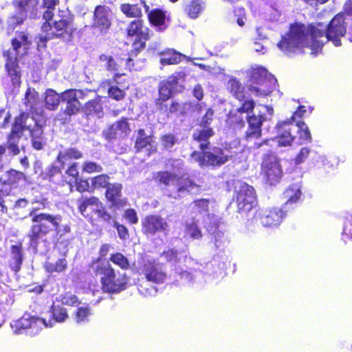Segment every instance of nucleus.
I'll list each match as a JSON object with an SVG mask.
<instances>
[{"instance_id": "nucleus-1", "label": "nucleus", "mask_w": 352, "mask_h": 352, "mask_svg": "<svg viewBox=\"0 0 352 352\" xmlns=\"http://www.w3.org/2000/svg\"><path fill=\"white\" fill-rule=\"evenodd\" d=\"M346 32V24L342 14H337L327 28L322 23L304 25L295 23L289 32L282 36L277 44L278 49L287 56L299 53L304 47H310L311 53L317 54L327 41H332L335 46L341 45L340 38Z\"/></svg>"}, {"instance_id": "nucleus-2", "label": "nucleus", "mask_w": 352, "mask_h": 352, "mask_svg": "<svg viewBox=\"0 0 352 352\" xmlns=\"http://www.w3.org/2000/svg\"><path fill=\"white\" fill-rule=\"evenodd\" d=\"M302 196L301 184L297 182L290 185L284 192V197L287 201L281 208H272L269 209H258L254 214V220L259 222L264 227H276L278 226L286 212L293 205L298 203Z\"/></svg>"}, {"instance_id": "nucleus-3", "label": "nucleus", "mask_w": 352, "mask_h": 352, "mask_svg": "<svg viewBox=\"0 0 352 352\" xmlns=\"http://www.w3.org/2000/svg\"><path fill=\"white\" fill-rule=\"evenodd\" d=\"M30 43L28 35L20 32L12 39V47L3 52L6 69L14 87H19L21 84V71L18 65L19 59L27 54Z\"/></svg>"}, {"instance_id": "nucleus-4", "label": "nucleus", "mask_w": 352, "mask_h": 352, "mask_svg": "<svg viewBox=\"0 0 352 352\" xmlns=\"http://www.w3.org/2000/svg\"><path fill=\"white\" fill-rule=\"evenodd\" d=\"M32 221L34 224L31 227L28 234L30 238V247L34 253L37 252V245L41 237L46 235L51 231L60 232L59 225L62 221L60 215H52L47 213H37L36 210L30 212Z\"/></svg>"}, {"instance_id": "nucleus-5", "label": "nucleus", "mask_w": 352, "mask_h": 352, "mask_svg": "<svg viewBox=\"0 0 352 352\" xmlns=\"http://www.w3.org/2000/svg\"><path fill=\"white\" fill-rule=\"evenodd\" d=\"M93 270L100 276L102 289L109 294H118L127 288L129 277L125 273L116 271L109 262L97 261Z\"/></svg>"}, {"instance_id": "nucleus-6", "label": "nucleus", "mask_w": 352, "mask_h": 352, "mask_svg": "<svg viewBox=\"0 0 352 352\" xmlns=\"http://www.w3.org/2000/svg\"><path fill=\"white\" fill-rule=\"evenodd\" d=\"M248 89L253 96L266 97L277 87V80L261 66L252 67L250 70Z\"/></svg>"}, {"instance_id": "nucleus-7", "label": "nucleus", "mask_w": 352, "mask_h": 352, "mask_svg": "<svg viewBox=\"0 0 352 352\" xmlns=\"http://www.w3.org/2000/svg\"><path fill=\"white\" fill-rule=\"evenodd\" d=\"M53 326L54 322L52 320L31 316L30 314H25L20 319L14 321L11 324L14 334L19 335L25 333L30 336L38 335L43 328Z\"/></svg>"}, {"instance_id": "nucleus-8", "label": "nucleus", "mask_w": 352, "mask_h": 352, "mask_svg": "<svg viewBox=\"0 0 352 352\" xmlns=\"http://www.w3.org/2000/svg\"><path fill=\"white\" fill-rule=\"evenodd\" d=\"M155 178L156 181L166 186H173L175 192L170 194L169 196L175 199L188 192H194L198 188L197 184L190 179H180L176 173L169 171L158 172Z\"/></svg>"}, {"instance_id": "nucleus-9", "label": "nucleus", "mask_w": 352, "mask_h": 352, "mask_svg": "<svg viewBox=\"0 0 352 352\" xmlns=\"http://www.w3.org/2000/svg\"><path fill=\"white\" fill-rule=\"evenodd\" d=\"M63 14L56 16L53 25L46 21L42 25V31L45 34L41 35V41L45 42L54 37H60L64 34L71 35L73 31L72 18L67 12H62Z\"/></svg>"}, {"instance_id": "nucleus-10", "label": "nucleus", "mask_w": 352, "mask_h": 352, "mask_svg": "<svg viewBox=\"0 0 352 352\" xmlns=\"http://www.w3.org/2000/svg\"><path fill=\"white\" fill-rule=\"evenodd\" d=\"M254 108V102L252 100H244L242 105L239 107L236 111L237 113L248 114L250 111ZM248 123V129L245 131V138L248 142L254 141L261 138L262 134L261 126L264 121L266 120V117L263 114L258 116L252 115L245 116Z\"/></svg>"}, {"instance_id": "nucleus-11", "label": "nucleus", "mask_w": 352, "mask_h": 352, "mask_svg": "<svg viewBox=\"0 0 352 352\" xmlns=\"http://www.w3.org/2000/svg\"><path fill=\"white\" fill-rule=\"evenodd\" d=\"M12 4L16 10V14L10 19L12 25L22 24L28 19L39 18V0H12Z\"/></svg>"}, {"instance_id": "nucleus-12", "label": "nucleus", "mask_w": 352, "mask_h": 352, "mask_svg": "<svg viewBox=\"0 0 352 352\" xmlns=\"http://www.w3.org/2000/svg\"><path fill=\"white\" fill-rule=\"evenodd\" d=\"M235 200L239 212L247 213L257 204L254 188L239 181L235 185Z\"/></svg>"}, {"instance_id": "nucleus-13", "label": "nucleus", "mask_w": 352, "mask_h": 352, "mask_svg": "<svg viewBox=\"0 0 352 352\" xmlns=\"http://www.w3.org/2000/svg\"><path fill=\"white\" fill-rule=\"evenodd\" d=\"M230 157V155L218 148H214L212 151H205L203 153L194 151L191 155L192 160L199 162L200 166H219L225 164Z\"/></svg>"}, {"instance_id": "nucleus-14", "label": "nucleus", "mask_w": 352, "mask_h": 352, "mask_svg": "<svg viewBox=\"0 0 352 352\" xmlns=\"http://www.w3.org/2000/svg\"><path fill=\"white\" fill-rule=\"evenodd\" d=\"M262 173L265 181L270 185L278 183L282 175V169L277 157L274 154H267L262 162Z\"/></svg>"}, {"instance_id": "nucleus-15", "label": "nucleus", "mask_w": 352, "mask_h": 352, "mask_svg": "<svg viewBox=\"0 0 352 352\" xmlns=\"http://www.w3.org/2000/svg\"><path fill=\"white\" fill-rule=\"evenodd\" d=\"M295 128L293 123L288 120L279 123L277 125V136L275 139L264 140L261 142H255L254 148H258L263 145H268L270 142H276L278 146H290L294 140L292 131Z\"/></svg>"}, {"instance_id": "nucleus-16", "label": "nucleus", "mask_w": 352, "mask_h": 352, "mask_svg": "<svg viewBox=\"0 0 352 352\" xmlns=\"http://www.w3.org/2000/svg\"><path fill=\"white\" fill-rule=\"evenodd\" d=\"M183 78L184 76L181 73H175L166 80L162 81L159 86L160 98L166 101L173 94L182 91L183 89Z\"/></svg>"}, {"instance_id": "nucleus-17", "label": "nucleus", "mask_w": 352, "mask_h": 352, "mask_svg": "<svg viewBox=\"0 0 352 352\" xmlns=\"http://www.w3.org/2000/svg\"><path fill=\"white\" fill-rule=\"evenodd\" d=\"M129 36H135L133 48L135 51H141L145 47V41L149 38L148 28L143 25L142 20L136 19L131 21L127 28Z\"/></svg>"}, {"instance_id": "nucleus-18", "label": "nucleus", "mask_w": 352, "mask_h": 352, "mask_svg": "<svg viewBox=\"0 0 352 352\" xmlns=\"http://www.w3.org/2000/svg\"><path fill=\"white\" fill-rule=\"evenodd\" d=\"M141 273L148 281L157 284L163 283L166 279V273L163 265L155 261H144Z\"/></svg>"}, {"instance_id": "nucleus-19", "label": "nucleus", "mask_w": 352, "mask_h": 352, "mask_svg": "<svg viewBox=\"0 0 352 352\" xmlns=\"http://www.w3.org/2000/svg\"><path fill=\"white\" fill-rule=\"evenodd\" d=\"M15 120H20L21 121V135H23L25 131H28L32 138H44L43 130L41 125L34 117H30L28 113H22Z\"/></svg>"}, {"instance_id": "nucleus-20", "label": "nucleus", "mask_w": 352, "mask_h": 352, "mask_svg": "<svg viewBox=\"0 0 352 352\" xmlns=\"http://www.w3.org/2000/svg\"><path fill=\"white\" fill-rule=\"evenodd\" d=\"M206 221V228L214 239V243L217 248H221L226 239L224 232L219 227V218L215 215L208 214Z\"/></svg>"}, {"instance_id": "nucleus-21", "label": "nucleus", "mask_w": 352, "mask_h": 352, "mask_svg": "<svg viewBox=\"0 0 352 352\" xmlns=\"http://www.w3.org/2000/svg\"><path fill=\"white\" fill-rule=\"evenodd\" d=\"M142 226L144 232L153 234L157 232H166L168 225L162 217L158 215H150L144 219Z\"/></svg>"}, {"instance_id": "nucleus-22", "label": "nucleus", "mask_w": 352, "mask_h": 352, "mask_svg": "<svg viewBox=\"0 0 352 352\" xmlns=\"http://www.w3.org/2000/svg\"><path fill=\"white\" fill-rule=\"evenodd\" d=\"M135 148L138 152L145 150L148 155L155 153L156 151V146L153 135L147 134L144 129H139L138 131Z\"/></svg>"}, {"instance_id": "nucleus-23", "label": "nucleus", "mask_w": 352, "mask_h": 352, "mask_svg": "<svg viewBox=\"0 0 352 352\" xmlns=\"http://www.w3.org/2000/svg\"><path fill=\"white\" fill-rule=\"evenodd\" d=\"M21 136V121L15 120L7 142L9 155L14 156L20 153L18 144Z\"/></svg>"}, {"instance_id": "nucleus-24", "label": "nucleus", "mask_w": 352, "mask_h": 352, "mask_svg": "<svg viewBox=\"0 0 352 352\" xmlns=\"http://www.w3.org/2000/svg\"><path fill=\"white\" fill-rule=\"evenodd\" d=\"M130 131L127 119L122 118L113 124L106 131H104V135L106 139L111 140L117 137H125L129 134Z\"/></svg>"}, {"instance_id": "nucleus-25", "label": "nucleus", "mask_w": 352, "mask_h": 352, "mask_svg": "<svg viewBox=\"0 0 352 352\" xmlns=\"http://www.w3.org/2000/svg\"><path fill=\"white\" fill-rule=\"evenodd\" d=\"M122 186L119 183L110 184L106 190V197L116 208L124 207L126 200L122 198Z\"/></svg>"}, {"instance_id": "nucleus-26", "label": "nucleus", "mask_w": 352, "mask_h": 352, "mask_svg": "<svg viewBox=\"0 0 352 352\" xmlns=\"http://www.w3.org/2000/svg\"><path fill=\"white\" fill-rule=\"evenodd\" d=\"M23 104L27 107V110L36 115L43 112L42 104L39 100L38 94L34 89L28 88L25 92L23 99Z\"/></svg>"}, {"instance_id": "nucleus-27", "label": "nucleus", "mask_w": 352, "mask_h": 352, "mask_svg": "<svg viewBox=\"0 0 352 352\" xmlns=\"http://www.w3.org/2000/svg\"><path fill=\"white\" fill-rule=\"evenodd\" d=\"M110 10L106 6H99L94 12V25L101 30H107L110 26Z\"/></svg>"}, {"instance_id": "nucleus-28", "label": "nucleus", "mask_w": 352, "mask_h": 352, "mask_svg": "<svg viewBox=\"0 0 352 352\" xmlns=\"http://www.w3.org/2000/svg\"><path fill=\"white\" fill-rule=\"evenodd\" d=\"M23 261V252L22 245H13L10 248V267L11 269L17 272L21 270V267Z\"/></svg>"}, {"instance_id": "nucleus-29", "label": "nucleus", "mask_w": 352, "mask_h": 352, "mask_svg": "<svg viewBox=\"0 0 352 352\" xmlns=\"http://www.w3.org/2000/svg\"><path fill=\"white\" fill-rule=\"evenodd\" d=\"M65 164L57 157L56 160L50 166H48L43 172L40 173V177L43 179H48L55 182V177L61 175L62 170L64 168Z\"/></svg>"}, {"instance_id": "nucleus-30", "label": "nucleus", "mask_w": 352, "mask_h": 352, "mask_svg": "<svg viewBox=\"0 0 352 352\" xmlns=\"http://www.w3.org/2000/svg\"><path fill=\"white\" fill-rule=\"evenodd\" d=\"M184 236L189 237L193 240H198L202 237V232L198 225V220L195 217L186 221Z\"/></svg>"}, {"instance_id": "nucleus-31", "label": "nucleus", "mask_w": 352, "mask_h": 352, "mask_svg": "<svg viewBox=\"0 0 352 352\" xmlns=\"http://www.w3.org/2000/svg\"><path fill=\"white\" fill-rule=\"evenodd\" d=\"M202 129H197L193 133V139L200 142L199 147L202 151L208 148L209 142L208 140L213 135L214 133L211 128L202 127Z\"/></svg>"}, {"instance_id": "nucleus-32", "label": "nucleus", "mask_w": 352, "mask_h": 352, "mask_svg": "<svg viewBox=\"0 0 352 352\" xmlns=\"http://www.w3.org/2000/svg\"><path fill=\"white\" fill-rule=\"evenodd\" d=\"M90 90L68 89L62 93L61 100L66 103H71L73 101H79V99L85 98Z\"/></svg>"}, {"instance_id": "nucleus-33", "label": "nucleus", "mask_w": 352, "mask_h": 352, "mask_svg": "<svg viewBox=\"0 0 352 352\" xmlns=\"http://www.w3.org/2000/svg\"><path fill=\"white\" fill-rule=\"evenodd\" d=\"M140 51H135L134 48L130 52V53L125 56V57L118 58V63L121 65L119 66L120 73H124L125 70H131L134 69L135 70H138L140 68L138 67H135L134 59Z\"/></svg>"}, {"instance_id": "nucleus-34", "label": "nucleus", "mask_w": 352, "mask_h": 352, "mask_svg": "<svg viewBox=\"0 0 352 352\" xmlns=\"http://www.w3.org/2000/svg\"><path fill=\"white\" fill-rule=\"evenodd\" d=\"M100 60L105 63L104 66L108 71L114 73L115 80L118 77L124 74V73H120V72L119 66H121V65L118 63V58H114L111 56L102 54L100 56Z\"/></svg>"}, {"instance_id": "nucleus-35", "label": "nucleus", "mask_w": 352, "mask_h": 352, "mask_svg": "<svg viewBox=\"0 0 352 352\" xmlns=\"http://www.w3.org/2000/svg\"><path fill=\"white\" fill-rule=\"evenodd\" d=\"M84 111L87 116H92L98 118L103 116L102 106L99 98L89 100L84 107Z\"/></svg>"}, {"instance_id": "nucleus-36", "label": "nucleus", "mask_w": 352, "mask_h": 352, "mask_svg": "<svg viewBox=\"0 0 352 352\" xmlns=\"http://www.w3.org/2000/svg\"><path fill=\"white\" fill-rule=\"evenodd\" d=\"M205 8L203 0H192L186 7V12L191 19H196Z\"/></svg>"}, {"instance_id": "nucleus-37", "label": "nucleus", "mask_w": 352, "mask_h": 352, "mask_svg": "<svg viewBox=\"0 0 352 352\" xmlns=\"http://www.w3.org/2000/svg\"><path fill=\"white\" fill-rule=\"evenodd\" d=\"M45 107L49 110H55L60 102L61 96H59L54 89H48L45 93Z\"/></svg>"}, {"instance_id": "nucleus-38", "label": "nucleus", "mask_w": 352, "mask_h": 352, "mask_svg": "<svg viewBox=\"0 0 352 352\" xmlns=\"http://www.w3.org/2000/svg\"><path fill=\"white\" fill-rule=\"evenodd\" d=\"M58 0H43V5L39 7V12H41L43 19L45 21H50L54 16V10Z\"/></svg>"}, {"instance_id": "nucleus-39", "label": "nucleus", "mask_w": 352, "mask_h": 352, "mask_svg": "<svg viewBox=\"0 0 352 352\" xmlns=\"http://www.w3.org/2000/svg\"><path fill=\"white\" fill-rule=\"evenodd\" d=\"M162 57L160 62L163 65L178 64L181 61L182 57H185V56L177 52L174 50H168L167 52L162 54Z\"/></svg>"}, {"instance_id": "nucleus-40", "label": "nucleus", "mask_w": 352, "mask_h": 352, "mask_svg": "<svg viewBox=\"0 0 352 352\" xmlns=\"http://www.w3.org/2000/svg\"><path fill=\"white\" fill-rule=\"evenodd\" d=\"M78 210L82 215L84 217L88 216L87 213V208L88 207H91L93 208H96V207L99 205V199L96 197H92L89 198H83L82 197L80 199L78 200Z\"/></svg>"}, {"instance_id": "nucleus-41", "label": "nucleus", "mask_w": 352, "mask_h": 352, "mask_svg": "<svg viewBox=\"0 0 352 352\" xmlns=\"http://www.w3.org/2000/svg\"><path fill=\"white\" fill-rule=\"evenodd\" d=\"M228 88L233 96L239 101L244 100V87L235 78H231L228 81Z\"/></svg>"}, {"instance_id": "nucleus-42", "label": "nucleus", "mask_w": 352, "mask_h": 352, "mask_svg": "<svg viewBox=\"0 0 352 352\" xmlns=\"http://www.w3.org/2000/svg\"><path fill=\"white\" fill-rule=\"evenodd\" d=\"M50 318L48 320H52L54 324L56 322H62L68 318V314L65 308L60 306H52Z\"/></svg>"}, {"instance_id": "nucleus-43", "label": "nucleus", "mask_w": 352, "mask_h": 352, "mask_svg": "<svg viewBox=\"0 0 352 352\" xmlns=\"http://www.w3.org/2000/svg\"><path fill=\"white\" fill-rule=\"evenodd\" d=\"M120 10L129 17H140L142 15V8L138 4H122Z\"/></svg>"}, {"instance_id": "nucleus-44", "label": "nucleus", "mask_w": 352, "mask_h": 352, "mask_svg": "<svg viewBox=\"0 0 352 352\" xmlns=\"http://www.w3.org/2000/svg\"><path fill=\"white\" fill-rule=\"evenodd\" d=\"M148 17L151 24L161 27L165 21V14L160 10H153L148 12Z\"/></svg>"}, {"instance_id": "nucleus-45", "label": "nucleus", "mask_w": 352, "mask_h": 352, "mask_svg": "<svg viewBox=\"0 0 352 352\" xmlns=\"http://www.w3.org/2000/svg\"><path fill=\"white\" fill-rule=\"evenodd\" d=\"M67 265V261L65 258H59L55 263H46L45 268L48 272H62Z\"/></svg>"}, {"instance_id": "nucleus-46", "label": "nucleus", "mask_w": 352, "mask_h": 352, "mask_svg": "<svg viewBox=\"0 0 352 352\" xmlns=\"http://www.w3.org/2000/svg\"><path fill=\"white\" fill-rule=\"evenodd\" d=\"M58 157L65 165L67 160L69 159H79L82 157V153L76 148H71L60 152Z\"/></svg>"}, {"instance_id": "nucleus-47", "label": "nucleus", "mask_w": 352, "mask_h": 352, "mask_svg": "<svg viewBox=\"0 0 352 352\" xmlns=\"http://www.w3.org/2000/svg\"><path fill=\"white\" fill-rule=\"evenodd\" d=\"M110 261L122 270H126L130 267L129 259L120 252L111 254Z\"/></svg>"}, {"instance_id": "nucleus-48", "label": "nucleus", "mask_w": 352, "mask_h": 352, "mask_svg": "<svg viewBox=\"0 0 352 352\" xmlns=\"http://www.w3.org/2000/svg\"><path fill=\"white\" fill-rule=\"evenodd\" d=\"M294 126L298 129V131L300 134V138L302 140L307 142H310L311 140V135L309 129L304 122L301 120L296 121V124Z\"/></svg>"}, {"instance_id": "nucleus-49", "label": "nucleus", "mask_w": 352, "mask_h": 352, "mask_svg": "<svg viewBox=\"0 0 352 352\" xmlns=\"http://www.w3.org/2000/svg\"><path fill=\"white\" fill-rule=\"evenodd\" d=\"M5 177L4 182L8 185L14 186L23 178V174L15 170H10L6 173Z\"/></svg>"}, {"instance_id": "nucleus-50", "label": "nucleus", "mask_w": 352, "mask_h": 352, "mask_svg": "<svg viewBox=\"0 0 352 352\" xmlns=\"http://www.w3.org/2000/svg\"><path fill=\"white\" fill-rule=\"evenodd\" d=\"M91 309L88 307H80L78 309L75 317L77 323H85L89 321V316L91 315Z\"/></svg>"}, {"instance_id": "nucleus-51", "label": "nucleus", "mask_w": 352, "mask_h": 352, "mask_svg": "<svg viewBox=\"0 0 352 352\" xmlns=\"http://www.w3.org/2000/svg\"><path fill=\"white\" fill-rule=\"evenodd\" d=\"M109 177L107 175H100L93 177L91 179V185L92 187L96 188H107L108 186L110 184L109 182Z\"/></svg>"}, {"instance_id": "nucleus-52", "label": "nucleus", "mask_w": 352, "mask_h": 352, "mask_svg": "<svg viewBox=\"0 0 352 352\" xmlns=\"http://www.w3.org/2000/svg\"><path fill=\"white\" fill-rule=\"evenodd\" d=\"M209 201L206 199H198L194 201L192 207L195 212L199 214L206 213L208 208Z\"/></svg>"}, {"instance_id": "nucleus-53", "label": "nucleus", "mask_w": 352, "mask_h": 352, "mask_svg": "<svg viewBox=\"0 0 352 352\" xmlns=\"http://www.w3.org/2000/svg\"><path fill=\"white\" fill-rule=\"evenodd\" d=\"M280 15V11L276 6H270L265 12V17L271 21H278Z\"/></svg>"}, {"instance_id": "nucleus-54", "label": "nucleus", "mask_w": 352, "mask_h": 352, "mask_svg": "<svg viewBox=\"0 0 352 352\" xmlns=\"http://www.w3.org/2000/svg\"><path fill=\"white\" fill-rule=\"evenodd\" d=\"M196 274H192L191 272H189L188 271H182V272H177V273H179V276L180 278V280L182 282V284H189L190 283H193L194 279L197 278L198 276L201 275L200 272H195Z\"/></svg>"}, {"instance_id": "nucleus-55", "label": "nucleus", "mask_w": 352, "mask_h": 352, "mask_svg": "<svg viewBox=\"0 0 352 352\" xmlns=\"http://www.w3.org/2000/svg\"><path fill=\"white\" fill-rule=\"evenodd\" d=\"M93 210H95L98 214V217L101 218L103 221L108 222L109 223L116 222L112 217L108 213L104 208H103L102 204L99 201V205L96 208H93Z\"/></svg>"}, {"instance_id": "nucleus-56", "label": "nucleus", "mask_w": 352, "mask_h": 352, "mask_svg": "<svg viewBox=\"0 0 352 352\" xmlns=\"http://www.w3.org/2000/svg\"><path fill=\"white\" fill-rule=\"evenodd\" d=\"M108 94L110 98L116 100H120L124 98L125 93L117 86H111L108 90Z\"/></svg>"}, {"instance_id": "nucleus-57", "label": "nucleus", "mask_w": 352, "mask_h": 352, "mask_svg": "<svg viewBox=\"0 0 352 352\" xmlns=\"http://www.w3.org/2000/svg\"><path fill=\"white\" fill-rule=\"evenodd\" d=\"M80 108L79 101H73L71 103H67V106L64 110V113L67 116H71L76 114Z\"/></svg>"}, {"instance_id": "nucleus-58", "label": "nucleus", "mask_w": 352, "mask_h": 352, "mask_svg": "<svg viewBox=\"0 0 352 352\" xmlns=\"http://www.w3.org/2000/svg\"><path fill=\"white\" fill-rule=\"evenodd\" d=\"M0 301L1 309L5 311L12 305L14 303V298L11 296L7 295L1 292Z\"/></svg>"}, {"instance_id": "nucleus-59", "label": "nucleus", "mask_w": 352, "mask_h": 352, "mask_svg": "<svg viewBox=\"0 0 352 352\" xmlns=\"http://www.w3.org/2000/svg\"><path fill=\"white\" fill-rule=\"evenodd\" d=\"M60 302L63 305L73 306L77 304L78 300L75 295L67 293L60 296Z\"/></svg>"}, {"instance_id": "nucleus-60", "label": "nucleus", "mask_w": 352, "mask_h": 352, "mask_svg": "<svg viewBox=\"0 0 352 352\" xmlns=\"http://www.w3.org/2000/svg\"><path fill=\"white\" fill-rule=\"evenodd\" d=\"M184 165V162L180 159H172L169 160L166 166L167 168L172 169L175 173H180V169H182Z\"/></svg>"}, {"instance_id": "nucleus-61", "label": "nucleus", "mask_w": 352, "mask_h": 352, "mask_svg": "<svg viewBox=\"0 0 352 352\" xmlns=\"http://www.w3.org/2000/svg\"><path fill=\"white\" fill-rule=\"evenodd\" d=\"M176 141L177 139L175 136L173 134H166L162 137V145L166 148H172L175 145Z\"/></svg>"}, {"instance_id": "nucleus-62", "label": "nucleus", "mask_w": 352, "mask_h": 352, "mask_svg": "<svg viewBox=\"0 0 352 352\" xmlns=\"http://www.w3.org/2000/svg\"><path fill=\"white\" fill-rule=\"evenodd\" d=\"M83 170L88 173H98L102 170V168L95 162H87L84 164Z\"/></svg>"}, {"instance_id": "nucleus-63", "label": "nucleus", "mask_w": 352, "mask_h": 352, "mask_svg": "<svg viewBox=\"0 0 352 352\" xmlns=\"http://www.w3.org/2000/svg\"><path fill=\"white\" fill-rule=\"evenodd\" d=\"M162 256L169 262L177 263L179 260L178 258V252L174 249H170L166 252H164Z\"/></svg>"}, {"instance_id": "nucleus-64", "label": "nucleus", "mask_w": 352, "mask_h": 352, "mask_svg": "<svg viewBox=\"0 0 352 352\" xmlns=\"http://www.w3.org/2000/svg\"><path fill=\"white\" fill-rule=\"evenodd\" d=\"M310 149L307 147H303L300 149L299 153L297 155L296 157L295 158V164H300L303 163L306 159L307 158L308 155H309Z\"/></svg>"}]
</instances>
